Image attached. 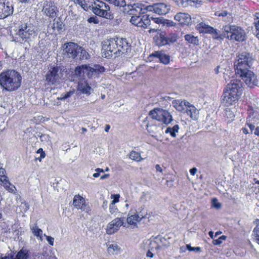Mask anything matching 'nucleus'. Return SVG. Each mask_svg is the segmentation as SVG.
<instances>
[{"label": "nucleus", "instance_id": "obj_40", "mask_svg": "<svg viewBox=\"0 0 259 259\" xmlns=\"http://www.w3.org/2000/svg\"><path fill=\"white\" fill-rule=\"evenodd\" d=\"M129 158L133 160L138 162L142 161L143 158H142L140 154L135 151H132L129 154Z\"/></svg>", "mask_w": 259, "mask_h": 259}, {"label": "nucleus", "instance_id": "obj_25", "mask_svg": "<svg viewBox=\"0 0 259 259\" xmlns=\"http://www.w3.org/2000/svg\"><path fill=\"white\" fill-rule=\"evenodd\" d=\"M240 97L237 95H234L230 94V92L226 91L225 92L223 98V103L226 106H229L236 103L239 99Z\"/></svg>", "mask_w": 259, "mask_h": 259}, {"label": "nucleus", "instance_id": "obj_2", "mask_svg": "<svg viewBox=\"0 0 259 259\" xmlns=\"http://www.w3.org/2000/svg\"><path fill=\"white\" fill-rule=\"evenodd\" d=\"M21 76L15 70H8L0 74V85L9 91H15L21 85Z\"/></svg>", "mask_w": 259, "mask_h": 259}, {"label": "nucleus", "instance_id": "obj_56", "mask_svg": "<svg viewBox=\"0 0 259 259\" xmlns=\"http://www.w3.org/2000/svg\"><path fill=\"white\" fill-rule=\"evenodd\" d=\"M20 207H23L24 208V211L25 212L29 209V205L27 203H22Z\"/></svg>", "mask_w": 259, "mask_h": 259}, {"label": "nucleus", "instance_id": "obj_24", "mask_svg": "<svg viewBox=\"0 0 259 259\" xmlns=\"http://www.w3.org/2000/svg\"><path fill=\"white\" fill-rule=\"evenodd\" d=\"M91 87L85 80L78 81L77 92L89 96L91 94Z\"/></svg>", "mask_w": 259, "mask_h": 259}, {"label": "nucleus", "instance_id": "obj_44", "mask_svg": "<svg viewBox=\"0 0 259 259\" xmlns=\"http://www.w3.org/2000/svg\"><path fill=\"white\" fill-rule=\"evenodd\" d=\"M119 250V248L116 244H110L108 247V251L110 253L114 254L115 252H117Z\"/></svg>", "mask_w": 259, "mask_h": 259}, {"label": "nucleus", "instance_id": "obj_8", "mask_svg": "<svg viewBox=\"0 0 259 259\" xmlns=\"http://www.w3.org/2000/svg\"><path fill=\"white\" fill-rule=\"evenodd\" d=\"M124 10H126L127 14L130 15L145 14L149 12V5L147 3L139 2L127 5Z\"/></svg>", "mask_w": 259, "mask_h": 259}, {"label": "nucleus", "instance_id": "obj_36", "mask_svg": "<svg viewBox=\"0 0 259 259\" xmlns=\"http://www.w3.org/2000/svg\"><path fill=\"white\" fill-rule=\"evenodd\" d=\"M186 41L189 44H192L194 46H197L199 45V39L198 37L194 36V35L189 34L184 36Z\"/></svg>", "mask_w": 259, "mask_h": 259}, {"label": "nucleus", "instance_id": "obj_54", "mask_svg": "<svg viewBox=\"0 0 259 259\" xmlns=\"http://www.w3.org/2000/svg\"><path fill=\"white\" fill-rule=\"evenodd\" d=\"M44 236L46 237L47 240L50 245L53 246L54 245V238L51 236H47L44 234Z\"/></svg>", "mask_w": 259, "mask_h": 259}, {"label": "nucleus", "instance_id": "obj_10", "mask_svg": "<svg viewBox=\"0 0 259 259\" xmlns=\"http://www.w3.org/2000/svg\"><path fill=\"white\" fill-rule=\"evenodd\" d=\"M143 208H139L138 210L135 208H132L128 212L126 219L127 223L130 225L137 227V224L140 222L142 219L147 218V214L142 212Z\"/></svg>", "mask_w": 259, "mask_h": 259}, {"label": "nucleus", "instance_id": "obj_53", "mask_svg": "<svg viewBox=\"0 0 259 259\" xmlns=\"http://www.w3.org/2000/svg\"><path fill=\"white\" fill-rule=\"evenodd\" d=\"M176 25V23L174 22L173 21L165 19L164 22H163L164 26H166L167 27H171L174 26Z\"/></svg>", "mask_w": 259, "mask_h": 259}, {"label": "nucleus", "instance_id": "obj_22", "mask_svg": "<svg viewBox=\"0 0 259 259\" xmlns=\"http://www.w3.org/2000/svg\"><path fill=\"white\" fill-rule=\"evenodd\" d=\"M104 67L99 65H94L92 67L87 65L86 76L89 78H92L97 76L99 73L104 72Z\"/></svg>", "mask_w": 259, "mask_h": 259}, {"label": "nucleus", "instance_id": "obj_9", "mask_svg": "<svg viewBox=\"0 0 259 259\" xmlns=\"http://www.w3.org/2000/svg\"><path fill=\"white\" fill-rule=\"evenodd\" d=\"M117 39L110 38L106 41H104L102 45V56L105 58H109L115 55V57L117 56V48L115 47L117 45Z\"/></svg>", "mask_w": 259, "mask_h": 259}, {"label": "nucleus", "instance_id": "obj_4", "mask_svg": "<svg viewBox=\"0 0 259 259\" xmlns=\"http://www.w3.org/2000/svg\"><path fill=\"white\" fill-rule=\"evenodd\" d=\"M255 60L252 54L244 52L239 53L234 62L235 72H241L242 70L249 69Z\"/></svg>", "mask_w": 259, "mask_h": 259}, {"label": "nucleus", "instance_id": "obj_30", "mask_svg": "<svg viewBox=\"0 0 259 259\" xmlns=\"http://www.w3.org/2000/svg\"><path fill=\"white\" fill-rule=\"evenodd\" d=\"M185 113L193 120H197L199 117V111L192 104H189Z\"/></svg>", "mask_w": 259, "mask_h": 259}, {"label": "nucleus", "instance_id": "obj_17", "mask_svg": "<svg viewBox=\"0 0 259 259\" xmlns=\"http://www.w3.org/2000/svg\"><path fill=\"white\" fill-rule=\"evenodd\" d=\"M78 47V45L74 42L65 44L63 46V54L69 58L75 59L77 57Z\"/></svg>", "mask_w": 259, "mask_h": 259}, {"label": "nucleus", "instance_id": "obj_13", "mask_svg": "<svg viewBox=\"0 0 259 259\" xmlns=\"http://www.w3.org/2000/svg\"><path fill=\"white\" fill-rule=\"evenodd\" d=\"M42 12L46 16L50 18L57 16L58 9L52 0H44Z\"/></svg>", "mask_w": 259, "mask_h": 259}, {"label": "nucleus", "instance_id": "obj_23", "mask_svg": "<svg viewBox=\"0 0 259 259\" xmlns=\"http://www.w3.org/2000/svg\"><path fill=\"white\" fill-rule=\"evenodd\" d=\"M117 45L121 46V49L117 51V56L122 54H126L130 51V46L125 38H117Z\"/></svg>", "mask_w": 259, "mask_h": 259}, {"label": "nucleus", "instance_id": "obj_31", "mask_svg": "<svg viewBox=\"0 0 259 259\" xmlns=\"http://www.w3.org/2000/svg\"><path fill=\"white\" fill-rule=\"evenodd\" d=\"M85 200L80 195H75L73 198V205L77 209H80L84 210L85 205H84Z\"/></svg>", "mask_w": 259, "mask_h": 259}, {"label": "nucleus", "instance_id": "obj_43", "mask_svg": "<svg viewBox=\"0 0 259 259\" xmlns=\"http://www.w3.org/2000/svg\"><path fill=\"white\" fill-rule=\"evenodd\" d=\"M255 121V119L254 117H252L251 116H249L248 118L246 124L249 127L251 132L255 127L254 124Z\"/></svg>", "mask_w": 259, "mask_h": 259}, {"label": "nucleus", "instance_id": "obj_55", "mask_svg": "<svg viewBox=\"0 0 259 259\" xmlns=\"http://www.w3.org/2000/svg\"><path fill=\"white\" fill-rule=\"evenodd\" d=\"M53 29H55V28H57L58 30H59L60 29H62V24L57 22L56 23L54 22L52 26Z\"/></svg>", "mask_w": 259, "mask_h": 259}, {"label": "nucleus", "instance_id": "obj_63", "mask_svg": "<svg viewBox=\"0 0 259 259\" xmlns=\"http://www.w3.org/2000/svg\"><path fill=\"white\" fill-rule=\"evenodd\" d=\"M253 187H254L255 188H257L258 189L257 190V192L259 193V181H257L254 184H253Z\"/></svg>", "mask_w": 259, "mask_h": 259}, {"label": "nucleus", "instance_id": "obj_5", "mask_svg": "<svg viewBox=\"0 0 259 259\" xmlns=\"http://www.w3.org/2000/svg\"><path fill=\"white\" fill-rule=\"evenodd\" d=\"M223 36L230 40L242 41L246 38V33L240 26L227 25L223 27Z\"/></svg>", "mask_w": 259, "mask_h": 259}, {"label": "nucleus", "instance_id": "obj_39", "mask_svg": "<svg viewBox=\"0 0 259 259\" xmlns=\"http://www.w3.org/2000/svg\"><path fill=\"white\" fill-rule=\"evenodd\" d=\"M13 259H28V252L26 250L22 249L20 250Z\"/></svg>", "mask_w": 259, "mask_h": 259}, {"label": "nucleus", "instance_id": "obj_64", "mask_svg": "<svg viewBox=\"0 0 259 259\" xmlns=\"http://www.w3.org/2000/svg\"><path fill=\"white\" fill-rule=\"evenodd\" d=\"M102 206H103V207L104 208V209H106L107 208V206H108V202H107V201H106V200L104 201V202L103 203Z\"/></svg>", "mask_w": 259, "mask_h": 259}, {"label": "nucleus", "instance_id": "obj_45", "mask_svg": "<svg viewBox=\"0 0 259 259\" xmlns=\"http://www.w3.org/2000/svg\"><path fill=\"white\" fill-rule=\"evenodd\" d=\"M179 7H186L189 5V0H174Z\"/></svg>", "mask_w": 259, "mask_h": 259}, {"label": "nucleus", "instance_id": "obj_27", "mask_svg": "<svg viewBox=\"0 0 259 259\" xmlns=\"http://www.w3.org/2000/svg\"><path fill=\"white\" fill-rule=\"evenodd\" d=\"M175 19L180 22V24L189 25L191 23L192 18L187 13H178L175 16Z\"/></svg>", "mask_w": 259, "mask_h": 259}, {"label": "nucleus", "instance_id": "obj_42", "mask_svg": "<svg viewBox=\"0 0 259 259\" xmlns=\"http://www.w3.org/2000/svg\"><path fill=\"white\" fill-rule=\"evenodd\" d=\"M254 25L256 29V36L259 39V14L255 15Z\"/></svg>", "mask_w": 259, "mask_h": 259}, {"label": "nucleus", "instance_id": "obj_37", "mask_svg": "<svg viewBox=\"0 0 259 259\" xmlns=\"http://www.w3.org/2000/svg\"><path fill=\"white\" fill-rule=\"evenodd\" d=\"M254 223L256 224V226L253 230L252 235L254 239L259 244V220L256 219Z\"/></svg>", "mask_w": 259, "mask_h": 259}, {"label": "nucleus", "instance_id": "obj_57", "mask_svg": "<svg viewBox=\"0 0 259 259\" xmlns=\"http://www.w3.org/2000/svg\"><path fill=\"white\" fill-rule=\"evenodd\" d=\"M37 153H40L41 155V158H45L46 154L45 152L43 151V150L42 148H39L37 151Z\"/></svg>", "mask_w": 259, "mask_h": 259}, {"label": "nucleus", "instance_id": "obj_11", "mask_svg": "<svg viewBox=\"0 0 259 259\" xmlns=\"http://www.w3.org/2000/svg\"><path fill=\"white\" fill-rule=\"evenodd\" d=\"M177 39L178 35L176 33L166 34L164 32H161L156 36L155 42L159 46L170 45L176 42Z\"/></svg>", "mask_w": 259, "mask_h": 259}, {"label": "nucleus", "instance_id": "obj_26", "mask_svg": "<svg viewBox=\"0 0 259 259\" xmlns=\"http://www.w3.org/2000/svg\"><path fill=\"white\" fill-rule=\"evenodd\" d=\"M190 103L186 100H175L172 102L173 107L178 111L185 113Z\"/></svg>", "mask_w": 259, "mask_h": 259}, {"label": "nucleus", "instance_id": "obj_7", "mask_svg": "<svg viewBox=\"0 0 259 259\" xmlns=\"http://www.w3.org/2000/svg\"><path fill=\"white\" fill-rule=\"evenodd\" d=\"M63 71L57 66L51 67L46 75L48 84H57L63 80Z\"/></svg>", "mask_w": 259, "mask_h": 259}, {"label": "nucleus", "instance_id": "obj_61", "mask_svg": "<svg viewBox=\"0 0 259 259\" xmlns=\"http://www.w3.org/2000/svg\"><path fill=\"white\" fill-rule=\"evenodd\" d=\"M155 168L157 171L162 172V169L160 167V166L159 164H156L155 166Z\"/></svg>", "mask_w": 259, "mask_h": 259}, {"label": "nucleus", "instance_id": "obj_21", "mask_svg": "<svg viewBox=\"0 0 259 259\" xmlns=\"http://www.w3.org/2000/svg\"><path fill=\"white\" fill-rule=\"evenodd\" d=\"M197 28L200 32L209 33L213 34V37L214 38H223V37L219 35L217 29H214L213 27L206 24L203 22H200L197 25Z\"/></svg>", "mask_w": 259, "mask_h": 259}, {"label": "nucleus", "instance_id": "obj_49", "mask_svg": "<svg viewBox=\"0 0 259 259\" xmlns=\"http://www.w3.org/2000/svg\"><path fill=\"white\" fill-rule=\"evenodd\" d=\"M187 248L190 251H195L197 252H200L201 251V248L200 247H191L189 244L186 245Z\"/></svg>", "mask_w": 259, "mask_h": 259}, {"label": "nucleus", "instance_id": "obj_19", "mask_svg": "<svg viewBox=\"0 0 259 259\" xmlns=\"http://www.w3.org/2000/svg\"><path fill=\"white\" fill-rule=\"evenodd\" d=\"M123 219L120 218H116L113 220L107 226V233L111 235L117 231L123 225Z\"/></svg>", "mask_w": 259, "mask_h": 259}, {"label": "nucleus", "instance_id": "obj_29", "mask_svg": "<svg viewBox=\"0 0 259 259\" xmlns=\"http://www.w3.org/2000/svg\"><path fill=\"white\" fill-rule=\"evenodd\" d=\"M87 72V65L77 66L75 69V75L78 78L79 81L85 80V74Z\"/></svg>", "mask_w": 259, "mask_h": 259}, {"label": "nucleus", "instance_id": "obj_41", "mask_svg": "<svg viewBox=\"0 0 259 259\" xmlns=\"http://www.w3.org/2000/svg\"><path fill=\"white\" fill-rule=\"evenodd\" d=\"M5 188L11 193H15L16 189L14 185L12 184L8 180L6 181L4 184Z\"/></svg>", "mask_w": 259, "mask_h": 259}, {"label": "nucleus", "instance_id": "obj_58", "mask_svg": "<svg viewBox=\"0 0 259 259\" xmlns=\"http://www.w3.org/2000/svg\"><path fill=\"white\" fill-rule=\"evenodd\" d=\"M1 259H13V256L11 254L5 255L2 256Z\"/></svg>", "mask_w": 259, "mask_h": 259}, {"label": "nucleus", "instance_id": "obj_18", "mask_svg": "<svg viewBox=\"0 0 259 259\" xmlns=\"http://www.w3.org/2000/svg\"><path fill=\"white\" fill-rule=\"evenodd\" d=\"M143 123H145L146 129L149 133L152 136H156L157 134H160L161 132L162 131L163 125L159 124L158 125L149 123L148 121V117L145 118L143 121Z\"/></svg>", "mask_w": 259, "mask_h": 259}, {"label": "nucleus", "instance_id": "obj_6", "mask_svg": "<svg viewBox=\"0 0 259 259\" xmlns=\"http://www.w3.org/2000/svg\"><path fill=\"white\" fill-rule=\"evenodd\" d=\"M149 116L153 119L167 124L170 123L173 119L170 113L167 110L160 108H155L151 110Z\"/></svg>", "mask_w": 259, "mask_h": 259}, {"label": "nucleus", "instance_id": "obj_12", "mask_svg": "<svg viewBox=\"0 0 259 259\" xmlns=\"http://www.w3.org/2000/svg\"><path fill=\"white\" fill-rule=\"evenodd\" d=\"M235 73L242 78L248 87L253 88L258 83L256 76L249 69L242 70L241 73L235 72Z\"/></svg>", "mask_w": 259, "mask_h": 259}, {"label": "nucleus", "instance_id": "obj_1", "mask_svg": "<svg viewBox=\"0 0 259 259\" xmlns=\"http://www.w3.org/2000/svg\"><path fill=\"white\" fill-rule=\"evenodd\" d=\"M75 4L79 5L84 10H91L96 15L108 20L114 18L113 14L111 12L109 6L106 3L97 0L94 5H89L84 0H74Z\"/></svg>", "mask_w": 259, "mask_h": 259}, {"label": "nucleus", "instance_id": "obj_35", "mask_svg": "<svg viewBox=\"0 0 259 259\" xmlns=\"http://www.w3.org/2000/svg\"><path fill=\"white\" fill-rule=\"evenodd\" d=\"M180 127L178 124H176L172 127L169 126L165 130L166 134H169L171 137L175 138L177 137V134L179 132Z\"/></svg>", "mask_w": 259, "mask_h": 259}, {"label": "nucleus", "instance_id": "obj_20", "mask_svg": "<svg viewBox=\"0 0 259 259\" xmlns=\"http://www.w3.org/2000/svg\"><path fill=\"white\" fill-rule=\"evenodd\" d=\"M13 13V6L11 3L0 2V19H4Z\"/></svg>", "mask_w": 259, "mask_h": 259}, {"label": "nucleus", "instance_id": "obj_51", "mask_svg": "<svg viewBox=\"0 0 259 259\" xmlns=\"http://www.w3.org/2000/svg\"><path fill=\"white\" fill-rule=\"evenodd\" d=\"M212 206L217 209H219L221 207V204L218 201L216 198L212 199Z\"/></svg>", "mask_w": 259, "mask_h": 259}, {"label": "nucleus", "instance_id": "obj_50", "mask_svg": "<svg viewBox=\"0 0 259 259\" xmlns=\"http://www.w3.org/2000/svg\"><path fill=\"white\" fill-rule=\"evenodd\" d=\"M120 197L119 194H112L111 196V198L112 199H113V200L112 201L111 203L112 204H115L116 203L118 202L119 201V199Z\"/></svg>", "mask_w": 259, "mask_h": 259}, {"label": "nucleus", "instance_id": "obj_52", "mask_svg": "<svg viewBox=\"0 0 259 259\" xmlns=\"http://www.w3.org/2000/svg\"><path fill=\"white\" fill-rule=\"evenodd\" d=\"M117 210V207L115 205V204L111 203L109 205V211L111 214H113Z\"/></svg>", "mask_w": 259, "mask_h": 259}, {"label": "nucleus", "instance_id": "obj_47", "mask_svg": "<svg viewBox=\"0 0 259 259\" xmlns=\"http://www.w3.org/2000/svg\"><path fill=\"white\" fill-rule=\"evenodd\" d=\"M150 21L152 20L156 24H161L163 25V22H164V19L162 18H154L153 17H150Z\"/></svg>", "mask_w": 259, "mask_h": 259}, {"label": "nucleus", "instance_id": "obj_15", "mask_svg": "<svg viewBox=\"0 0 259 259\" xmlns=\"http://www.w3.org/2000/svg\"><path fill=\"white\" fill-rule=\"evenodd\" d=\"M149 12L158 15H166L170 10V6L165 3H155L149 5Z\"/></svg>", "mask_w": 259, "mask_h": 259}, {"label": "nucleus", "instance_id": "obj_32", "mask_svg": "<svg viewBox=\"0 0 259 259\" xmlns=\"http://www.w3.org/2000/svg\"><path fill=\"white\" fill-rule=\"evenodd\" d=\"M215 15L218 17H222L224 20L227 22H231L233 21L231 14L226 10L215 12Z\"/></svg>", "mask_w": 259, "mask_h": 259}, {"label": "nucleus", "instance_id": "obj_34", "mask_svg": "<svg viewBox=\"0 0 259 259\" xmlns=\"http://www.w3.org/2000/svg\"><path fill=\"white\" fill-rule=\"evenodd\" d=\"M90 57L88 53L82 47L78 46L77 49V57L75 59L84 60L88 59Z\"/></svg>", "mask_w": 259, "mask_h": 259}, {"label": "nucleus", "instance_id": "obj_60", "mask_svg": "<svg viewBox=\"0 0 259 259\" xmlns=\"http://www.w3.org/2000/svg\"><path fill=\"white\" fill-rule=\"evenodd\" d=\"M7 177L6 176H0V181L2 182L4 184L8 180L7 179Z\"/></svg>", "mask_w": 259, "mask_h": 259}, {"label": "nucleus", "instance_id": "obj_62", "mask_svg": "<svg viewBox=\"0 0 259 259\" xmlns=\"http://www.w3.org/2000/svg\"><path fill=\"white\" fill-rule=\"evenodd\" d=\"M6 170L3 167L0 168V176H5Z\"/></svg>", "mask_w": 259, "mask_h": 259}, {"label": "nucleus", "instance_id": "obj_3", "mask_svg": "<svg viewBox=\"0 0 259 259\" xmlns=\"http://www.w3.org/2000/svg\"><path fill=\"white\" fill-rule=\"evenodd\" d=\"M14 40L19 42L29 43L37 35L36 30L34 26L31 24H22L15 30Z\"/></svg>", "mask_w": 259, "mask_h": 259}, {"label": "nucleus", "instance_id": "obj_48", "mask_svg": "<svg viewBox=\"0 0 259 259\" xmlns=\"http://www.w3.org/2000/svg\"><path fill=\"white\" fill-rule=\"evenodd\" d=\"M88 22L90 23L98 24L99 20L97 16H93L88 18Z\"/></svg>", "mask_w": 259, "mask_h": 259}, {"label": "nucleus", "instance_id": "obj_28", "mask_svg": "<svg viewBox=\"0 0 259 259\" xmlns=\"http://www.w3.org/2000/svg\"><path fill=\"white\" fill-rule=\"evenodd\" d=\"M150 56L159 59L160 62L164 64H168L170 62V56L161 51H156L152 53Z\"/></svg>", "mask_w": 259, "mask_h": 259}, {"label": "nucleus", "instance_id": "obj_14", "mask_svg": "<svg viewBox=\"0 0 259 259\" xmlns=\"http://www.w3.org/2000/svg\"><path fill=\"white\" fill-rule=\"evenodd\" d=\"M130 22L134 25L143 28H147L150 25V15H133Z\"/></svg>", "mask_w": 259, "mask_h": 259}, {"label": "nucleus", "instance_id": "obj_46", "mask_svg": "<svg viewBox=\"0 0 259 259\" xmlns=\"http://www.w3.org/2000/svg\"><path fill=\"white\" fill-rule=\"evenodd\" d=\"M226 238H227V237L226 236L222 235L221 237H220L218 239H213V243L214 245H219L221 244L223 242V241L226 240Z\"/></svg>", "mask_w": 259, "mask_h": 259}, {"label": "nucleus", "instance_id": "obj_33", "mask_svg": "<svg viewBox=\"0 0 259 259\" xmlns=\"http://www.w3.org/2000/svg\"><path fill=\"white\" fill-rule=\"evenodd\" d=\"M30 230L35 236L39 238L40 240H42V231L38 227L36 223L30 225Z\"/></svg>", "mask_w": 259, "mask_h": 259}, {"label": "nucleus", "instance_id": "obj_38", "mask_svg": "<svg viewBox=\"0 0 259 259\" xmlns=\"http://www.w3.org/2000/svg\"><path fill=\"white\" fill-rule=\"evenodd\" d=\"M111 3L114 4L116 6L122 7L123 10L122 11L123 13H126V11L124 10V8H125V7L127 5H126L125 0H111Z\"/></svg>", "mask_w": 259, "mask_h": 259}, {"label": "nucleus", "instance_id": "obj_59", "mask_svg": "<svg viewBox=\"0 0 259 259\" xmlns=\"http://www.w3.org/2000/svg\"><path fill=\"white\" fill-rule=\"evenodd\" d=\"M197 171V168L195 167H193L190 170V172L192 175L194 176L196 174Z\"/></svg>", "mask_w": 259, "mask_h": 259}, {"label": "nucleus", "instance_id": "obj_16", "mask_svg": "<svg viewBox=\"0 0 259 259\" xmlns=\"http://www.w3.org/2000/svg\"><path fill=\"white\" fill-rule=\"evenodd\" d=\"M242 82L239 79H234L231 80L227 84L226 91L240 97L242 93Z\"/></svg>", "mask_w": 259, "mask_h": 259}]
</instances>
